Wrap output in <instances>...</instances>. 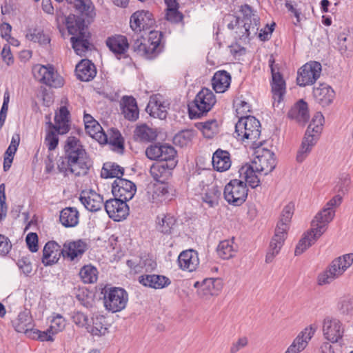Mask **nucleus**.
<instances>
[{
	"instance_id": "nucleus-59",
	"label": "nucleus",
	"mask_w": 353,
	"mask_h": 353,
	"mask_svg": "<svg viewBox=\"0 0 353 353\" xmlns=\"http://www.w3.org/2000/svg\"><path fill=\"white\" fill-rule=\"evenodd\" d=\"M161 32L151 30L150 31L148 38L146 40L148 44L151 46V48H152L157 54L159 52V46L161 41Z\"/></svg>"
},
{
	"instance_id": "nucleus-5",
	"label": "nucleus",
	"mask_w": 353,
	"mask_h": 353,
	"mask_svg": "<svg viewBox=\"0 0 353 353\" xmlns=\"http://www.w3.org/2000/svg\"><path fill=\"white\" fill-rule=\"evenodd\" d=\"M353 263V254H346L334 259L327 268L319 274L317 283L319 285L330 284L341 276Z\"/></svg>"
},
{
	"instance_id": "nucleus-47",
	"label": "nucleus",
	"mask_w": 353,
	"mask_h": 353,
	"mask_svg": "<svg viewBox=\"0 0 353 353\" xmlns=\"http://www.w3.org/2000/svg\"><path fill=\"white\" fill-rule=\"evenodd\" d=\"M123 168L120 165L112 163H104L101 176L103 178H117L122 179V176L123 175Z\"/></svg>"
},
{
	"instance_id": "nucleus-22",
	"label": "nucleus",
	"mask_w": 353,
	"mask_h": 353,
	"mask_svg": "<svg viewBox=\"0 0 353 353\" xmlns=\"http://www.w3.org/2000/svg\"><path fill=\"white\" fill-rule=\"evenodd\" d=\"M99 141L102 143H109L111 149L118 153H123V139L119 130L112 128L105 134L103 131L98 137Z\"/></svg>"
},
{
	"instance_id": "nucleus-53",
	"label": "nucleus",
	"mask_w": 353,
	"mask_h": 353,
	"mask_svg": "<svg viewBox=\"0 0 353 353\" xmlns=\"http://www.w3.org/2000/svg\"><path fill=\"white\" fill-rule=\"evenodd\" d=\"M159 225L158 229L160 232L164 234H170L175 225L176 220L173 216L170 214L163 215V217L160 220V217H158Z\"/></svg>"
},
{
	"instance_id": "nucleus-32",
	"label": "nucleus",
	"mask_w": 353,
	"mask_h": 353,
	"mask_svg": "<svg viewBox=\"0 0 353 353\" xmlns=\"http://www.w3.org/2000/svg\"><path fill=\"white\" fill-rule=\"evenodd\" d=\"M122 114L124 117L131 121H135L139 118V108L136 99L132 97L124 96L121 101Z\"/></svg>"
},
{
	"instance_id": "nucleus-16",
	"label": "nucleus",
	"mask_w": 353,
	"mask_h": 353,
	"mask_svg": "<svg viewBox=\"0 0 353 353\" xmlns=\"http://www.w3.org/2000/svg\"><path fill=\"white\" fill-rule=\"evenodd\" d=\"M103 206L110 218L115 221L125 219L128 214L129 208L126 201L117 197L106 201Z\"/></svg>"
},
{
	"instance_id": "nucleus-4",
	"label": "nucleus",
	"mask_w": 353,
	"mask_h": 353,
	"mask_svg": "<svg viewBox=\"0 0 353 353\" xmlns=\"http://www.w3.org/2000/svg\"><path fill=\"white\" fill-rule=\"evenodd\" d=\"M236 137L239 140L251 143L254 147L262 145L257 142L261 136V123L254 117H241L235 125Z\"/></svg>"
},
{
	"instance_id": "nucleus-33",
	"label": "nucleus",
	"mask_w": 353,
	"mask_h": 353,
	"mask_svg": "<svg viewBox=\"0 0 353 353\" xmlns=\"http://www.w3.org/2000/svg\"><path fill=\"white\" fill-rule=\"evenodd\" d=\"M77 79L81 81H90L96 76L97 71L94 65L88 59H83L75 69Z\"/></svg>"
},
{
	"instance_id": "nucleus-57",
	"label": "nucleus",
	"mask_w": 353,
	"mask_h": 353,
	"mask_svg": "<svg viewBox=\"0 0 353 353\" xmlns=\"http://www.w3.org/2000/svg\"><path fill=\"white\" fill-rule=\"evenodd\" d=\"M194 132L192 130H183L176 134L174 137V143L181 147L187 145L192 139Z\"/></svg>"
},
{
	"instance_id": "nucleus-18",
	"label": "nucleus",
	"mask_w": 353,
	"mask_h": 353,
	"mask_svg": "<svg viewBox=\"0 0 353 353\" xmlns=\"http://www.w3.org/2000/svg\"><path fill=\"white\" fill-rule=\"evenodd\" d=\"M223 288V281L219 278H208L204 279L197 293L200 298L209 300L212 296H217Z\"/></svg>"
},
{
	"instance_id": "nucleus-10",
	"label": "nucleus",
	"mask_w": 353,
	"mask_h": 353,
	"mask_svg": "<svg viewBox=\"0 0 353 353\" xmlns=\"http://www.w3.org/2000/svg\"><path fill=\"white\" fill-rule=\"evenodd\" d=\"M241 10L245 16L243 19H241L235 32L240 39L253 37L256 34L259 30V19L254 14H253L252 18L248 17L252 13L251 8L248 5L242 6Z\"/></svg>"
},
{
	"instance_id": "nucleus-1",
	"label": "nucleus",
	"mask_w": 353,
	"mask_h": 353,
	"mask_svg": "<svg viewBox=\"0 0 353 353\" xmlns=\"http://www.w3.org/2000/svg\"><path fill=\"white\" fill-rule=\"evenodd\" d=\"M343 198L337 194L328 201L311 221V228L306 231L299 241L294 251L295 255L303 254L327 231L328 225L335 216L336 208L342 203Z\"/></svg>"
},
{
	"instance_id": "nucleus-43",
	"label": "nucleus",
	"mask_w": 353,
	"mask_h": 353,
	"mask_svg": "<svg viewBox=\"0 0 353 353\" xmlns=\"http://www.w3.org/2000/svg\"><path fill=\"white\" fill-rule=\"evenodd\" d=\"M15 330L20 333L31 334L33 324L31 317L27 312H21L17 318L12 321Z\"/></svg>"
},
{
	"instance_id": "nucleus-35",
	"label": "nucleus",
	"mask_w": 353,
	"mask_h": 353,
	"mask_svg": "<svg viewBox=\"0 0 353 353\" xmlns=\"http://www.w3.org/2000/svg\"><path fill=\"white\" fill-rule=\"evenodd\" d=\"M230 154L226 150L218 149L212 156V165L218 172L228 170L231 166Z\"/></svg>"
},
{
	"instance_id": "nucleus-60",
	"label": "nucleus",
	"mask_w": 353,
	"mask_h": 353,
	"mask_svg": "<svg viewBox=\"0 0 353 353\" xmlns=\"http://www.w3.org/2000/svg\"><path fill=\"white\" fill-rule=\"evenodd\" d=\"M65 326V321L64 318L60 315L57 314L51 321V325L50 326V330L54 334L62 331Z\"/></svg>"
},
{
	"instance_id": "nucleus-21",
	"label": "nucleus",
	"mask_w": 353,
	"mask_h": 353,
	"mask_svg": "<svg viewBox=\"0 0 353 353\" xmlns=\"http://www.w3.org/2000/svg\"><path fill=\"white\" fill-rule=\"evenodd\" d=\"M109 324L103 315H94L88 321L86 330L92 336L101 337L108 332Z\"/></svg>"
},
{
	"instance_id": "nucleus-13",
	"label": "nucleus",
	"mask_w": 353,
	"mask_h": 353,
	"mask_svg": "<svg viewBox=\"0 0 353 353\" xmlns=\"http://www.w3.org/2000/svg\"><path fill=\"white\" fill-rule=\"evenodd\" d=\"M322 332L325 339L334 343L342 338L344 328L339 320L327 316L323 321Z\"/></svg>"
},
{
	"instance_id": "nucleus-29",
	"label": "nucleus",
	"mask_w": 353,
	"mask_h": 353,
	"mask_svg": "<svg viewBox=\"0 0 353 353\" xmlns=\"http://www.w3.org/2000/svg\"><path fill=\"white\" fill-rule=\"evenodd\" d=\"M139 282L143 285L154 289H163L170 285V279L163 275L145 274L139 277Z\"/></svg>"
},
{
	"instance_id": "nucleus-19",
	"label": "nucleus",
	"mask_w": 353,
	"mask_h": 353,
	"mask_svg": "<svg viewBox=\"0 0 353 353\" xmlns=\"http://www.w3.org/2000/svg\"><path fill=\"white\" fill-rule=\"evenodd\" d=\"M177 161L170 162H157L150 169L152 177L158 183H164L171 175L172 170L176 167Z\"/></svg>"
},
{
	"instance_id": "nucleus-37",
	"label": "nucleus",
	"mask_w": 353,
	"mask_h": 353,
	"mask_svg": "<svg viewBox=\"0 0 353 353\" xmlns=\"http://www.w3.org/2000/svg\"><path fill=\"white\" fill-rule=\"evenodd\" d=\"M82 15L93 19L96 16L95 8L91 0H66Z\"/></svg>"
},
{
	"instance_id": "nucleus-39",
	"label": "nucleus",
	"mask_w": 353,
	"mask_h": 353,
	"mask_svg": "<svg viewBox=\"0 0 353 353\" xmlns=\"http://www.w3.org/2000/svg\"><path fill=\"white\" fill-rule=\"evenodd\" d=\"M212 81L215 92L217 93H223L228 90L230 85L231 76L225 70L217 71L215 72Z\"/></svg>"
},
{
	"instance_id": "nucleus-9",
	"label": "nucleus",
	"mask_w": 353,
	"mask_h": 353,
	"mask_svg": "<svg viewBox=\"0 0 353 353\" xmlns=\"http://www.w3.org/2000/svg\"><path fill=\"white\" fill-rule=\"evenodd\" d=\"M128 301V293L122 288L114 287L105 290L104 305L105 308L112 312H117L123 310Z\"/></svg>"
},
{
	"instance_id": "nucleus-49",
	"label": "nucleus",
	"mask_w": 353,
	"mask_h": 353,
	"mask_svg": "<svg viewBox=\"0 0 353 353\" xmlns=\"http://www.w3.org/2000/svg\"><path fill=\"white\" fill-rule=\"evenodd\" d=\"M236 252L234 243L232 240H224L219 243L217 248V253L223 259L232 257Z\"/></svg>"
},
{
	"instance_id": "nucleus-38",
	"label": "nucleus",
	"mask_w": 353,
	"mask_h": 353,
	"mask_svg": "<svg viewBox=\"0 0 353 353\" xmlns=\"http://www.w3.org/2000/svg\"><path fill=\"white\" fill-rule=\"evenodd\" d=\"M53 128L60 134H64L69 130V111L65 106H61L54 117Z\"/></svg>"
},
{
	"instance_id": "nucleus-48",
	"label": "nucleus",
	"mask_w": 353,
	"mask_h": 353,
	"mask_svg": "<svg viewBox=\"0 0 353 353\" xmlns=\"http://www.w3.org/2000/svg\"><path fill=\"white\" fill-rule=\"evenodd\" d=\"M83 121L85 123V130L89 134L95 138H98L99 135L103 131L101 126L99 123L88 114H85L83 117Z\"/></svg>"
},
{
	"instance_id": "nucleus-54",
	"label": "nucleus",
	"mask_w": 353,
	"mask_h": 353,
	"mask_svg": "<svg viewBox=\"0 0 353 353\" xmlns=\"http://www.w3.org/2000/svg\"><path fill=\"white\" fill-rule=\"evenodd\" d=\"M323 121L324 117L323 114L321 112H316L307 129L310 130V134H316V138L319 139V136L322 130Z\"/></svg>"
},
{
	"instance_id": "nucleus-24",
	"label": "nucleus",
	"mask_w": 353,
	"mask_h": 353,
	"mask_svg": "<svg viewBox=\"0 0 353 353\" xmlns=\"http://www.w3.org/2000/svg\"><path fill=\"white\" fill-rule=\"evenodd\" d=\"M169 194V187L165 183H154L147 188L148 199L152 203H162L168 199Z\"/></svg>"
},
{
	"instance_id": "nucleus-55",
	"label": "nucleus",
	"mask_w": 353,
	"mask_h": 353,
	"mask_svg": "<svg viewBox=\"0 0 353 353\" xmlns=\"http://www.w3.org/2000/svg\"><path fill=\"white\" fill-rule=\"evenodd\" d=\"M26 37L31 41L38 43L41 46H46L50 43V39L48 35L45 34L42 30H34L26 34Z\"/></svg>"
},
{
	"instance_id": "nucleus-40",
	"label": "nucleus",
	"mask_w": 353,
	"mask_h": 353,
	"mask_svg": "<svg viewBox=\"0 0 353 353\" xmlns=\"http://www.w3.org/2000/svg\"><path fill=\"white\" fill-rule=\"evenodd\" d=\"M338 50L341 54L347 57L353 56V34L343 32L339 34Z\"/></svg>"
},
{
	"instance_id": "nucleus-15",
	"label": "nucleus",
	"mask_w": 353,
	"mask_h": 353,
	"mask_svg": "<svg viewBox=\"0 0 353 353\" xmlns=\"http://www.w3.org/2000/svg\"><path fill=\"white\" fill-rule=\"evenodd\" d=\"M136 191L135 184L123 178L115 179L112 184V192L114 196L126 202L133 198Z\"/></svg>"
},
{
	"instance_id": "nucleus-2",
	"label": "nucleus",
	"mask_w": 353,
	"mask_h": 353,
	"mask_svg": "<svg viewBox=\"0 0 353 353\" xmlns=\"http://www.w3.org/2000/svg\"><path fill=\"white\" fill-rule=\"evenodd\" d=\"M92 165L81 141L74 137H69L64 145V156L57 161V168L65 174L69 173L77 176L85 175Z\"/></svg>"
},
{
	"instance_id": "nucleus-31",
	"label": "nucleus",
	"mask_w": 353,
	"mask_h": 353,
	"mask_svg": "<svg viewBox=\"0 0 353 353\" xmlns=\"http://www.w3.org/2000/svg\"><path fill=\"white\" fill-rule=\"evenodd\" d=\"M288 116L291 119L305 124L310 117L307 103L303 99H300L289 110Z\"/></svg>"
},
{
	"instance_id": "nucleus-14",
	"label": "nucleus",
	"mask_w": 353,
	"mask_h": 353,
	"mask_svg": "<svg viewBox=\"0 0 353 353\" xmlns=\"http://www.w3.org/2000/svg\"><path fill=\"white\" fill-rule=\"evenodd\" d=\"M316 330V327L314 325H310L304 328L298 334L284 353H300L303 351L314 336Z\"/></svg>"
},
{
	"instance_id": "nucleus-11",
	"label": "nucleus",
	"mask_w": 353,
	"mask_h": 353,
	"mask_svg": "<svg viewBox=\"0 0 353 353\" xmlns=\"http://www.w3.org/2000/svg\"><path fill=\"white\" fill-rule=\"evenodd\" d=\"M321 64L317 61L305 63L298 71L297 84L301 87L314 84L321 76Z\"/></svg>"
},
{
	"instance_id": "nucleus-64",
	"label": "nucleus",
	"mask_w": 353,
	"mask_h": 353,
	"mask_svg": "<svg viewBox=\"0 0 353 353\" xmlns=\"http://www.w3.org/2000/svg\"><path fill=\"white\" fill-rule=\"evenodd\" d=\"M161 150V145H151L145 150L146 157L151 160L159 161Z\"/></svg>"
},
{
	"instance_id": "nucleus-36",
	"label": "nucleus",
	"mask_w": 353,
	"mask_h": 353,
	"mask_svg": "<svg viewBox=\"0 0 353 353\" xmlns=\"http://www.w3.org/2000/svg\"><path fill=\"white\" fill-rule=\"evenodd\" d=\"M105 43L110 50L115 54H124L129 47L127 38L120 34L108 37Z\"/></svg>"
},
{
	"instance_id": "nucleus-23",
	"label": "nucleus",
	"mask_w": 353,
	"mask_h": 353,
	"mask_svg": "<svg viewBox=\"0 0 353 353\" xmlns=\"http://www.w3.org/2000/svg\"><path fill=\"white\" fill-rule=\"evenodd\" d=\"M315 101L323 107L330 105L334 101L335 92L332 88L326 83H320L313 89Z\"/></svg>"
},
{
	"instance_id": "nucleus-50",
	"label": "nucleus",
	"mask_w": 353,
	"mask_h": 353,
	"mask_svg": "<svg viewBox=\"0 0 353 353\" xmlns=\"http://www.w3.org/2000/svg\"><path fill=\"white\" fill-rule=\"evenodd\" d=\"M79 276L83 283H94L97 280L98 271L95 267L86 265L81 268Z\"/></svg>"
},
{
	"instance_id": "nucleus-62",
	"label": "nucleus",
	"mask_w": 353,
	"mask_h": 353,
	"mask_svg": "<svg viewBox=\"0 0 353 353\" xmlns=\"http://www.w3.org/2000/svg\"><path fill=\"white\" fill-rule=\"evenodd\" d=\"M72 321L80 327L88 326L89 319L88 316L81 312H74L72 316Z\"/></svg>"
},
{
	"instance_id": "nucleus-17",
	"label": "nucleus",
	"mask_w": 353,
	"mask_h": 353,
	"mask_svg": "<svg viewBox=\"0 0 353 353\" xmlns=\"http://www.w3.org/2000/svg\"><path fill=\"white\" fill-rule=\"evenodd\" d=\"M154 19L149 11L139 10L132 14L130 17V28L136 32L149 30L154 25Z\"/></svg>"
},
{
	"instance_id": "nucleus-6",
	"label": "nucleus",
	"mask_w": 353,
	"mask_h": 353,
	"mask_svg": "<svg viewBox=\"0 0 353 353\" xmlns=\"http://www.w3.org/2000/svg\"><path fill=\"white\" fill-rule=\"evenodd\" d=\"M216 103L214 93L208 88H203L196 94L193 102L188 105V111L191 119L201 117L209 112Z\"/></svg>"
},
{
	"instance_id": "nucleus-46",
	"label": "nucleus",
	"mask_w": 353,
	"mask_h": 353,
	"mask_svg": "<svg viewBox=\"0 0 353 353\" xmlns=\"http://www.w3.org/2000/svg\"><path fill=\"white\" fill-rule=\"evenodd\" d=\"M59 219L65 227H74L79 223V212L75 208H65L61 211Z\"/></svg>"
},
{
	"instance_id": "nucleus-34",
	"label": "nucleus",
	"mask_w": 353,
	"mask_h": 353,
	"mask_svg": "<svg viewBox=\"0 0 353 353\" xmlns=\"http://www.w3.org/2000/svg\"><path fill=\"white\" fill-rule=\"evenodd\" d=\"M317 140L316 134H310V130H306L301 145L297 152L296 160L298 162L301 163L307 158Z\"/></svg>"
},
{
	"instance_id": "nucleus-28",
	"label": "nucleus",
	"mask_w": 353,
	"mask_h": 353,
	"mask_svg": "<svg viewBox=\"0 0 353 353\" xmlns=\"http://www.w3.org/2000/svg\"><path fill=\"white\" fill-rule=\"evenodd\" d=\"M86 249V243L81 240L65 242L63 247V256L73 261L76 258L81 256Z\"/></svg>"
},
{
	"instance_id": "nucleus-26",
	"label": "nucleus",
	"mask_w": 353,
	"mask_h": 353,
	"mask_svg": "<svg viewBox=\"0 0 353 353\" xmlns=\"http://www.w3.org/2000/svg\"><path fill=\"white\" fill-rule=\"evenodd\" d=\"M168 105L167 102L162 100L161 96H154L150 98L146 110L150 112L151 116L164 119L167 117Z\"/></svg>"
},
{
	"instance_id": "nucleus-8",
	"label": "nucleus",
	"mask_w": 353,
	"mask_h": 353,
	"mask_svg": "<svg viewBox=\"0 0 353 353\" xmlns=\"http://www.w3.org/2000/svg\"><path fill=\"white\" fill-rule=\"evenodd\" d=\"M224 197L230 203L236 206L243 203L248 196L246 184L242 179L231 180L224 189Z\"/></svg>"
},
{
	"instance_id": "nucleus-27",
	"label": "nucleus",
	"mask_w": 353,
	"mask_h": 353,
	"mask_svg": "<svg viewBox=\"0 0 353 353\" xmlns=\"http://www.w3.org/2000/svg\"><path fill=\"white\" fill-rule=\"evenodd\" d=\"M178 263L182 270L193 272L199 264L198 254L193 250L183 251L178 257Z\"/></svg>"
},
{
	"instance_id": "nucleus-56",
	"label": "nucleus",
	"mask_w": 353,
	"mask_h": 353,
	"mask_svg": "<svg viewBox=\"0 0 353 353\" xmlns=\"http://www.w3.org/2000/svg\"><path fill=\"white\" fill-rule=\"evenodd\" d=\"M161 154L159 155V162H170L176 161V151L171 146L166 144L161 145Z\"/></svg>"
},
{
	"instance_id": "nucleus-58",
	"label": "nucleus",
	"mask_w": 353,
	"mask_h": 353,
	"mask_svg": "<svg viewBox=\"0 0 353 353\" xmlns=\"http://www.w3.org/2000/svg\"><path fill=\"white\" fill-rule=\"evenodd\" d=\"M201 125L203 134L206 138H212L218 132V123L214 119L201 123Z\"/></svg>"
},
{
	"instance_id": "nucleus-20",
	"label": "nucleus",
	"mask_w": 353,
	"mask_h": 353,
	"mask_svg": "<svg viewBox=\"0 0 353 353\" xmlns=\"http://www.w3.org/2000/svg\"><path fill=\"white\" fill-rule=\"evenodd\" d=\"M79 199L85 208L90 212L101 210L104 204L103 197L93 190H82Z\"/></svg>"
},
{
	"instance_id": "nucleus-25",
	"label": "nucleus",
	"mask_w": 353,
	"mask_h": 353,
	"mask_svg": "<svg viewBox=\"0 0 353 353\" xmlns=\"http://www.w3.org/2000/svg\"><path fill=\"white\" fill-rule=\"evenodd\" d=\"M61 255L63 248L55 241H48L43 248L42 262L45 265L54 264Z\"/></svg>"
},
{
	"instance_id": "nucleus-7",
	"label": "nucleus",
	"mask_w": 353,
	"mask_h": 353,
	"mask_svg": "<svg viewBox=\"0 0 353 353\" xmlns=\"http://www.w3.org/2000/svg\"><path fill=\"white\" fill-rule=\"evenodd\" d=\"M262 145L254 147L255 157L252 162V166L255 168L258 173L267 175L270 173L276 167V160L273 152L262 148Z\"/></svg>"
},
{
	"instance_id": "nucleus-30",
	"label": "nucleus",
	"mask_w": 353,
	"mask_h": 353,
	"mask_svg": "<svg viewBox=\"0 0 353 353\" xmlns=\"http://www.w3.org/2000/svg\"><path fill=\"white\" fill-rule=\"evenodd\" d=\"M65 25L68 33L72 37L83 35V32H89L85 21L79 16L70 14L65 18Z\"/></svg>"
},
{
	"instance_id": "nucleus-12",
	"label": "nucleus",
	"mask_w": 353,
	"mask_h": 353,
	"mask_svg": "<svg viewBox=\"0 0 353 353\" xmlns=\"http://www.w3.org/2000/svg\"><path fill=\"white\" fill-rule=\"evenodd\" d=\"M269 64L272 73V92L274 100L273 105L277 103V105L282 101L283 96L285 93V82L279 70L276 68L274 65V59L270 58Z\"/></svg>"
},
{
	"instance_id": "nucleus-3",
	"label": "nucleus",
	"mask_w": 353,
	"mask_h": 353,
	"mask_svg": "<svg viewBox=\"0 0 353 353\" xmlns=\"http://www.w3.org/2000/svg\"><path fill=\"white\" fill-rule=\"evenodd\" d=\"M294 205L289 203L283 209L274 234L270 241L269 251L265 256V262L271 263L279 254L288 236L291 219L294 214Z\"/></svg>"
},
{
	"instance_id": "nucleus-52",
	"label": "nucleus",
	"mask_w": 353,
	"mask_h": 353,
	"mask_svg": "<svg viewBox=\"0 0 353 353\" xmlns=\"http://www.w3.org/2000/svg\"><path fill=\"white\" fill-rule=\"evenodd\" d=\"M221 195V191L216 185L208 187L206 192L202 196L203 202L208 204L210 207H213L218 204Z\"/></svg>"
},
{
	"instance_id": "nucleus-45",
	"label": "nucleus",
	"mask_w": 353,
	"mask_h": 353,
	"mask_svg": "<svg viewBox=\"0 0 353 353\" xmlns=\"http://www.w3.org/2000/svg\"><path fill=\"white\" fill-rule=\"evenodd\" d=\"M157 137L155 130L150 128L146 124L137 126L134 132V138L141 142H150L154 141Z\"/></svg>"
},
{
	"instance_id": "nucleus-44",
	"label": "nucleus",
	"mask_w": 353,
	"mask_h": 353,
	"mask_svg": "<svg viewBox=\"0 0 353 353\" xmlns=\"http://www.w3.org/2000/svg\"><path fill=\"white\" fill-rule=\"evenodd\" d=\"M133 50L139 56L143 57L145 59H153L157 54L151 48V46L148 44L143 37L137 38L133 45Z\"/></svg>"
},
{
	"instance_id": "nucleus-41",
	"label": "nucleus",
	"mask_w": 353,
	"mask_h": 353,
	"mask_svg": "<svg viewBox=\"0 0 353 353\" xmlns=\"http://www.w3.org/2000/svg\"><path fill=\"white\" fill-rule=\"evenodd\" d=\"M240 179H242L244 183L248 184L252 188H255L260 184V180L256 174L257 172L251 165H245L239 169Z\"/></svg>"
},
{
	"instance_id": "nucleus-51",
	"label": "nucleus",
	"mask_w": 353,
	"mask_h": 353,
	"mask_svg": "<svg viewBox=\"0 0 353 353\" xmlns=\"http://www.w3.org/2000/svg\"><path fill=\"white\" fill-rule=\"evenodd\" d=\"M42 83L50 87L59 88L63 85V79L54 72L52 67H49L43 77Z\"/></svg>"
},
{
	"instance_id": "nucleus-63",
	"label": "nucleus",
	"mask_w": 353,
	"mask_h": 353,
	"mask_svg": "<svg viewBox=\"0 0 353 353\" xmlns=\"http://www.w3.org/2000/svg\"><path fill=\"white\" fill-rule=\"evenodd\" d=\"M350 183V176L348 174H343L339 179V182L337 185L338 191L345 194L348 191Z\"/></svg>"
},
{
	"instance_id": "nucleus-61",
	"label": "nucleus",
	"mask_w": 353,
	"mask_h": 353,
	"mask_svg": "<svg viewBox=\"0 0 353 353\" xmlns=\"http://www.w3.org/2000/svg\"><path fill=\"white\" fill-rule=\"evenodd\" d=\"M338 308L343 314H349L353 311V299L350 297L342 298L339 303Z\"/></svg>"
},
{
	"instance_id": "nucleus-42",
	"label": "nucleus",
	"mask_w": 353,
	"mask_h": 353,
	"mask_svg": "<svg viewBox=\"0 0 353 353\" xmlns=\"http://www.w3.org/2000/svg\"><path fill=\"white\" fill-rule=\"evenodd\" d=\"M90 32H83V35L71 37L72 48L78 55L84 56L85 53L90 50Z\"/></svg>"
}]
</instances>
